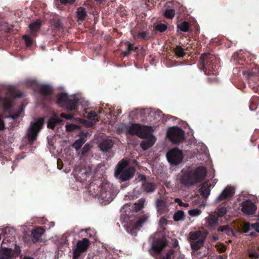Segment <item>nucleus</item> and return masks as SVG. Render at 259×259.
Instances as JSON below:
<instances>
[{"label":"nucleus","mask_w":259,"mask_h":259,"mask_svg":"<svg viewBox=\"0 0 259 259\" xmlns=\"http://www.w3.org/2000/svg\"><path fill=\"white\" fill-rule=\"evenodd\" d=\"M206 175V168L204 166H199L189 172L184 173L181 179V183L185 186H192L202 181Z\"/></svg>","instance_id":"nucleus-1"},{"label":"nucleus","mask_w":259,"mask_h":259,"mask_svg":"<svg viewBox=\"0 0 259 259\" xmlns=\"http://www.w3.org/2000/svg\"><path fill=\"white\" fill-rule=\"evenodd\" d=\"M128 162L122 160L117 165L115 171V176L118 178L121 182H125L131 179L134 176L135 169L133 167H127Z\"/></svg>","instance_id":"nucleus-2"},{"label":"nucleus","mask_w":259,"mask_h":259,"mask_svg":"<svg viewBox=\"0 0 259 259\" xmlns=\"http://www.w3.org/2000/svg\"><path fill=\"white\" fill-rule=\"evenodd\" d=\"M151 126L141 125L139 124H132L131 125L123 124L120 130L126 135H136L139 137H144L149 133H146L147 131L150 132Z\"/></svg>","instance_id":"nucleus-3"},{"label":"nucleus","mask_w":259,"mask_h":259,"mask_svg":"<svg viewBox=\"0 0 259 259\" xmlns=\"http://www.w3.org/2000/svg\"><path fill=\"white\" fill-rule=\"evenodd\" d=\"M77 102V99L74 96H68L65 93H61L57 96V102L59 106L66 107L70 111L75 109Z\"/></svg>","instance_id":"nucleus-4"},{"label":"nucleus","mask_w":259,"mask_h":259,"mask_svg":"<svg viewBox=\"0 0 259 259\" xmlns=\"http://www.w3.org/2000/svg\"><path fill=\"white\" fill-rule=\"evenodd\" d=\"M44 123L42 118H38L31 122L27 131L26 137L28 140L32 143L35 141L38 133L40 131Z\"/></svg>","instance_id":"nucleus-5"},{"label":"nucleus","mask_w":259,"mask_h":259,"mask_svg":"<svg viewBox=\"0 0 259 259\" xmlns=\"http://www.w3.org/2000/svg\"><path fill=\"white\" fill-rule=\"evenodd\" d=\"M147 219L148 218L146 216H143L138 220H136L135 217L133 219L128 218L126 221L127 224L124 226L125 230L129 234L135 235L137 233V229L141 227L147 221Z\"/></svg>","instance_id":"nucleus-6"},{"label":"nucleus","mask_w":259,"mask_h":259,"mask_svg":"<svg viewBox=\"0 0 259 259\" xmlns=\"http://www.w3.org/2000/svg\"><path fill=\"white\" fill-rule=\"evenodd\" d=\"M167 137L172 143L178 144L184 140V131L178 126L172 127L168 130Z\"/></svg>","instance_id":"nucleus-7"},{"label":"nucleus","mask_w":259,"mask_h":259,"mask_svg":"<svg viewBox=\"0 0 259 259\" xmlns=\"http://www.w3.org/2000/svg\"><path fill=\"white\" fill-rule=\"evenodd\" d=\"M110 188L109 184H105L101 189L99 194L100 201L103 204L111 202L114 198V194L108 190Z\"/></svg>","instance_id":"nucleus-8"},{"label":"nucleus","mask_w":259,"mask_h":259,"mask_svg":"<svg viewBox=\"0 0 259 259\" xmlns=\"http://www.w3.org/2000/svg\"><path fill=\"white\" fill-rule=\"evenodd\" d=\"M166 158L170 164L177 165L182 161L183 154L181 150L177 148H174L167 152Z\"/></svg>","instance_id":"nucleus-9"},{"label":"nucleus","mask_w":259,"mask_h":259,"mask_svg":"<svg viewBox=\"0 0 259 259\" xmlns=\"http://www.w3.org/2000/svg\"><path fill=\"white\" fill-rule=\"evenodd\" d=\"M154 131L153 128L151 127H150V132H149V134H147L144 137H142V138H145L144 140H143L140 146L141 148L144 150H146L148 148L152 147L155 142L156 141V137L152 134ZM149 133V131H147L146 133Z\"/></svg>","instance_id":"nucleus-10"},{"label":"nucleus","mask_w":259,"mask_h":259,"mask_svg":"<svg viewBox=\"0 0 259 259\" xmlns=\"http://www.w3.org/2000/svg\"><path fill=\"white\" fill-rule=\"evenodd\" d=\"M20 253V249L16 251L11 249L1 247L0 249V259H15Z\"/></svg>","instance_id":"nucleus-11"},{"label":"nucleus","mask_w":259,"mask_h":259,"mask_svg":"<svg viewBox=\"0 0 259 259\" xmlns=\"http://www.w3.org/2000/svg\"><path fill=\"white\" fill-rule=\"evenodd\" d=\"M89 245V241L84 238L77 242L76 247L73 250V258L76 259L80 255V253L87 250Z\"/></svg>","instance_id":"nucleus-12"},{"label":"nucleus","mask_w":259,"mask_h":259,"mask_svg":"<svg viewBox=\"0 0 259 259\" xmlns=\"http://www.w3.org/2000/svg\"><path fill=\"white\" fill-rule=\"evenodd\" d=\"M242 211L247 215H252L255 213L257 207L250 200H247L241 204Z\"/></svg>","instance_id":"nucleus-13"},{"label":"nucleus","mask_w":259,"mask_h":259,"mask_svg":"<svg viewBox=\"0 0 259 259\" xmlns=\"http://www.w3.org/2000/svg\"><path fill=\"white\" fill-rule=\"evenodd\" d=\"M235 190L234 187L227 186L217 198L215 201L220 202L229 199L233 196Z\"/></svg>","instance_id":"nucleus-14"},{"label":"nucleus","mask_w":259,"mask_h":259,"mask_svg":"<svg viewBox=\"0 0 259 259\" xmlns=\"http://www.w3.org/2000/svg\"><path fill=\"white\" fill-rule=\"evenodd\" d=\"M145 202V200L144 199L142 198L138 201V203H136L133 204H125L123 206L121 209V211H122L124 209H125L126 211V209L128 208H129L130 209H132V210L133 211L137 212L143 207Z\"/></svg>","instance_id":"nucleus-15"},{"label":"nucleus","mask_w":259,"mask_h":259,"mask_svg":"<svg viewBox=\"0 0 259 259\" xmlns=\"http://www.w3.org/2000/svg\"><path fill=\"white\" fill-rule=\"evenodd\" d=\"M166 245L167 242L165 238H162L158 239L155 242L152 244V249L156 253H159Z\"/></svg>","instance_id":"nucleus-16"},{"label":"nucleus","mask_w":259,"mask_h":259,"mask_svg":"<svg viewBox=\"0 0 259 259\" xmlns=\"http://www.w3.org/2000/svg\"><path fill=\"white\" fill-rule=\"evenodd\" d=\"M33 84L37 86V90L44 96L50 94L52 91V88L48 84H37L35 81H34Z\"/></svg>","instance_id":"nucleus-17"},{"label":"nucleus","mask_w":259,"mask_h":259,"mask_svg":"<svg viewBox=\"0 0 259 259\" xmlns=\"http://www.w3.org/2000/svg\"><path fill=\"white\" fill-rule=\"evenodd\" d=\"M139 179H140L141 181H145L146 180V177L144 175H139ZM142 187L144 190L147 192H152L155 189V185L153 183H146L144 182V183H142Z\"/></svg>","instance_id":"nucleus-18"},{"label":"nucleus","mask_w":259,"mask_h":259,"mask_svg":"<svg viewBox=\"0 0 259 259\" xmlns=\"http://www.w3.org/2000/svg\"><path fill=\"white\" fill-rule=\"evenodd\" d=\"M61 120L58 119V115L53 112L52 116L48 119L47 126L49 128L53 129L57 124L61 122Z\"/></svg>","instance_id":"nucleus-19"},{"label":"nucleus","mask_w":259,"mask_h":259,"mask_svg":"<svg viewBox=\"0 0 259 259\" xmlns=\"http://www.w3.org/2000/svg\"><path fill=\"white\" fill-rule=\"evenodd\" d=\"M113 143L112 140L106 139L103 140L100 143L99 147L102 151H107L112 147Z\"/></svg>","instance_id":"nucleus-20"},{"label":"nucleus","mask_w":259,"mask_h":259,"mask_svg":"<svg viewBox=\"0 0 259 259\" xmlns=\"http://www.w3.org/2000/svg\"><path fill=\"white\" fill-rule=\"evenodd\" d=\"M207 226L209 227H214L218 224V218L213 214H209L208 217L205 218Z\"/></svg>","instance_id":"nucleus-21"},{"label":"nucleus","mask_w":259,"mask_h":259,"mask_svg":"<svg viewBox=\"0 0 259 259\" xmlns=\"http://www.w3.org/2000/svg\"><path fill=\"white\" fill-rule=\"evenodd\" d=\"M0 102L3 104L6 111L12 112V100L9 99H3L0 97Z\"/></svg>","instance_id":"nucleus-22"},{"label":"nucleus","mask_w":259,"mask_h":259,"mask_svg":"<svg viewBox=\"0 0 259 259\" xmlns=\"http://www.w3.org/2000/svg\"><path fill=\"white\" fill-rule=\"evenodd\" d=\"M44 230L41 228H37L34 230L31 234L32 241L34 242H36L42 235L44 234Z\"/></svg>","instance_id":"nucleus-23"},{"label":"nucleus","mask_w":259,"mask_h":259,"mask_svg":"<svg viewBox=\"0 0 259 259\" xmlns=\"http://www.w3.org/2000/svg\"><path fill=\"white\" fill-rule=\"evenodd\" d=\"M77 17L78 22L82 21L86 19L87 14L84 8L80 7L77 9Z\"/></svg>","instance_id":"nucleus-24"},{"label":"nucleus","mask_w":259,"mask_h":259,"mask_svg":"<svg viewBox=\"0 0 259 259\" xmlns=\"http://www.w3.org/2000/svg\"><path fill=\"white\" fill-rule=\"evenodd\" d=\"M156 204L157 208V211L160 213H162L163 211L166 209L167 205L163 200H157L156 201Z\"/></svg>","instance_id":"nucleus-25"},{"label":"nucleus","mask_w":259,"mask_h":259,"mask_svg":"<svg viewBox=\"0 0 259 259\" xmlns=\"http://www.w3.org/2000/svg\"><path fill=\"white\" fill-rule=\"evenodd\" d=\"M8 92L10 95L14 98L21 97L23 95V94L21 92L17 91L15 87L12 85L9 87Z\"/></svg>","instance_id":"nucleus-26"},{"label":"nucleus","mask_w":259,"mask_h":259,"mask_svg":"<svg viewBox=\"0 0 259 259\" xmlns=\"http://www.w3.org/2000/svg\"><path fill=\"white\" fill-rule=\"evenodd\" d=\"M41 26V22L40 20H37L34 23H31L29 25L30 32L32 34L35 33L40 28Z\"/></svg>","instance_id":"nucleus-27"},{"label":"nucleus","mask_w":259,"mask_h":259,"mask_svg":"<svg viewBox=\"0 0 259 259\" xmlns=\"http://www.w3.org/2000/svg\"><path fill=\"white\" fill-rule=\"evenodd\" d=\"M200 192L202 197L206 198L210 194V188L207 187L205 184H203L200 189Z\"/></svg>","instance_id":"nucleus-28"},{"label":"nucleus","mask_w":259,"mask_h":259,"mask_svg":"<svg viewBox=\"0 0 259 259\" xmlns=\"http://www.w3.org/2000/svg\"><path fill=\"white\" fill-rule=\"evenodd\" d=\"M211 55L209 53H205L202 54L200 57L203 69H205V65L207 63V60L211 58Z\"/></svg>","instance_id":"nucleus-29"},{"label":"nucleus","mask_w":259,"mask_h":259,"mask_svg":"<svg viewBox=\"0 0 259 259\" xmlns=\"http://www.w3.org/2000/svg\"><path fill=\"white\" fill-rule=\"evenodd\" d=\"M85 141L86 140L84 138H80L74 142V143L72 145V147L76 149V150L77 151L85 143Z\"/></svg>","instance_id":"nucleus-30"},{"label":"nucleus","mask_w":259,"mask_h":259,"mask_svg":"<svg viewBox=\"0 0 259 259\" xmlns=\"http://www.w3.org/2000/svg\"><path fill=\"white\" fill-rule=\"evenodd\" d=\"M184 213L182 210L178 211L174 214L173 216V219L175 221H180L184 220Z\"/></svg>","instance_id":"nucleus-31"},{"label":"nucleus","mask_w":259,"mask_h":259,"mask_svg":"<svg viewBox=\"0 0 259 259\" xmlns=\"http://www.w3.org/2000/svg\"><path fill=\"white\" fill-rule=\"evenodd\" d=\"M203 244V240H199L198 241L191 244V246L193 250L199 249Z\"/></svg>","instance_id":"nucleus-32"},{"label":"nucleus","mask_w":259,"mask_h":259,"mask_svg":"<svg viewBox=\"0 0 259 259\" xmlns=\"http://www.w3.org/2000/svg\"><path fill=\"white\" fill-rule=\"evenodd\" d=\"M201 212L202 211L198 208L193 209L188 211V214L192 217H197L199 215Z\"/></svg>","instance_id":"nucleus-33"},{"label":"nucleus","mask_w":259,"mask_h":259,"mask_svg":"<svg viewBox=\"0 0 259 259\" xmlns=\"http://www.w3.org/2000/svg\"><path fill=\"white\" fill-rule=\"evenodd\" d=\"M178 28L182 31L187 32L189 29V24L186 21L183 22L178 26Z\"/></svg>","instance_id":"nucleus-34"},{"label":"nucleus","mask_w":259,"mask_h":259,"mask_svg":"<svg viewBox=\"0 0 259 259\" xmlns=\"http://www.w3.org/2000/svg\"><path fill=\"white\" fill-rule=\"evenodd\" d=\"M23 108L22 107H21L19 111L18 112V113H17L16 114H13L9 116H6L5 118L6 119H12L14 120L16 119L17 118H18L21 115V114L23 112Z\"/></svg>","instance_id":"nucleus-35"},{"label":"nucleus","mask_w":259,"mask_h":259,"mask_svg":"<svg viewBox=\"0 0 259 259\" xmlns=\"http://www.w3.org/2000/svg\"><path fill=\"white\" fill-rule=\"evenodd\" d=\"M176 54L179 57H183L185 55L184 49L181 46H178L175 49Z\"/></svg>","instance_id":"nucleus-36"},{"label":"nucleus","mask_w":259,"mask_h":259,"mask_svg":"<svg viewBox=\"0 0 259 259\" xmlns=\"http://www.w3.org/2000/svg\"><path fill=\"white\" fill-rule=\"evenodd\" d=\"M155 29L156 30L162 32L166 30L167 26L165 24L159 23L155 25Z\"/></svg>","instance_id":"nucleus-37"},{"label":"nucleus","mask_w":259,"mask_h":259,"mask_svg":"<svg viewBox=\"0 0 259 259\" xmlns=\"http://www.w3.org/2000/svg\"><path fill=\"white\" fill-rule=\"evenodd\" d=\"M175 12L172 9H168L165 11L164 13L165 17L167 18L171 19L175 16Z\"/></svg>","instance_id":"nucleus-38"},{"label":"nucleus","mask_w":259,"mask_h":259,"mask_svg":"<svg viewBox=\"0 0 259 259\" xmlns=\"http://www.w3.org/2000/svg\"><path fill=\"white\" fill-rule=\"evenodd\" d=\"M202 235L200 231H196L192 233L190 235V239L192 240H196L198 239Z\"/></svg>","instance_id":"nucleus-39"},{"label":"nucleus","mask_w":259,"mask_h":259,"mask_svg":"<svg viewBox=\"0 0 259 259\" xmlns=\"http://www.w3.org/2000/svg\"><path fill=\"white\" fill-rule=\"evenodd\" d=\"M174 251L173 249L169 250L166 253L165 256L163 257L162 259H172L174 258Z\"/></svg>","instance_id":"nucleus-40"},{"label":"nucleus","mask_w":259,"mask_h":259,"mask_svg":"<svg viewBox=\"0 0 259 259\" xmlns=\"http://www.w3.org/2000/svg\"><path fill=\"white\" fill-rule=\"evenodd\" d=\"M138 36L143 39H146L149 37L148 34L146 31L139 32L138 34Z\"/></svg>","instance_id":"nucleus-41"},{"label":"nucleus","mask_w":259,"mask_h":259,"mask_svg":"<svg viewBox=\"0 0 259 259\" xmlns=\"http://www.w3.org/2000/svg\"><path fill=\"white\" fill-rule=\"evenodd\" d=\"M227 212L226 209L225 207L220 208L217 212V217H221L226 214Z\"/></svg>","instance_id":"nucleus-42"},{"label":"nucleus","mask_w":259,"mask_h":259,"mask_svg":"<svg viewBox=\"0 0 259 259\" xmlns=\"http://www.w3.org/2000/svg\"><path fill=\"white\" fill-rule=\"evenodd\" d=\"M53 25L58 29L60 30L62 27V24L59 20L54 21Z\"/></svg>","instance_id":"nucleus-43"},{"label":"nucleus","mask_w":259,"mask_h":259,"mask_svg":"<svg viewBox=\"0 0 259 259\" xmlns=\"http://www.w3.org/2000/svg\"><path fill=\"white\" fill-rule=\"evenodd\" d=\"M78 127L77 125L73 124H67L66 125V130L68 131L75 130L78 128Z\"/></svg>","instance_id":"nucleus-44"},{"label":"nucleus","mask_w":259,"mask_h":259,"mask_svg":"<svg viewBox=\"0 0 259 259\" xmlns=\"http://www.w3.org/2000/svg\"><path fill=\"white\" fill-rule=\"evenodd\" d=\"M23 38L24 39V40L25 41L26 45L27 47L30 46L32 45V41L31 39L30 38H29L28 36L24 35L23 36Z\"/></svg>","instance_id":"nucleus-45"},{"label":"nucleus","mask_w":259,"mask_h":259,"mask_svg":"<svg viewBox=\"0 0 259 259\" xmlns=\"http://www.w3.org/2000/svg\"><path fill=\"white\" fill-rule=\"evenodd\" d=\"M175 201L178 203V204L181 206H183L185 207H187L189 206V204L187 203H183L181 201V200L179 198H176L175 199Z\"/></svg>","instance_id":"nucleus-46"},{"label":"nucleus","mask_w":259,"mask_h":259,"mask_svg":"<svg viewBox=\"0 0 259 259\" xmlns=\"http://www.w3.org/2000/svg\"><path fill=\"white\" fill-rule=\"evenodd\" d=\"M251 225L249 223H245L243 226V230L244 233H246L250 230Z\"/></svg>","instance_id":"nucleus-47"},{"label":"nucleus","mask_w":259,"mask_h":259,"mask_svg":"<svg viewBox=\"0 0 259 259\" xmlns=\"http://www.w3.org/2000/svg\"><path fill=\"white\" fill-rule=\"evenodd\" d=\"M167 224V219L165 217H163L159 221V224L160 226H163Z\"/></svg>","instance_id":"nucleus-48"},{"label":"nucleus","mask_w":259,"mask_h":259,"mask_svg":"<svg viewBox=\"0 0 259 259\" xmlns=\"http://www.w3.org/2000/svg\"><path fill=\"white\" fill-rule=\"evenodd\" d=\"M251 227L255 230L256 232L259 233V223L257 222L251 224Z\"/></svg>","instance_id":"nucleus-49"},{"label":"nucleus","mask_w":259,"mask_h":259,"mask_svg":"<svg viewBox=\"0 0 259 259\" xmlns=\"http://www.w3.org/2000/svg\"><path fill=\"white\" fill-rule=\"evenodd\" d=\"M60 116L62 117V118H65L66 119H71L73 118V115H66L64 113H61L60 114Z\"/></svg>","instance_id":"nucleus-50"},{"label":"nucleus","mask_w":259,"mask_h":259,"mask_svg":"<svg viewBox=\"0 0 259 259\" xmlns=\"http://www.w3.org/2000/svg\"><path fill=\"white\" fill-rule=\"evenodd\" d=\"M4 117L0 115V131L4 130V123L3 121Z\"/></svg>","instance_id":"nucleus-51"},{"label":"nucleus","mask_w":259,"mask_h":259,"mask_svg":"<svg viewBox=\"0 0 259 259\" xmlns=\"http://www.w3.org/2000/svg\"><path fill=\"white\" fill-rule=\"evenodd\" d=\"M175 257H176L175 259H184L185 256L179 252L178 254L175 255Z\"/></svg>","instance_id":"nucleus-52"},{"label":"nucleus","mask_w":259,"mask_h":259,"mask_svg":"<svg viewBox=\"0 0 259 259\" xmlns=\"http://www.w3.org/2000/svg\"><path fill=\"white\" fill-rule=\"evenodd\" d=\"M75 0H60L62 4H70L75 2Z\"/></svg>","instance_id":"nucleus-53"},{"label":"nucleus","mask_w":259,"mask_h":259,"mask_svg":"<svg viewBox=\"0 0 259 259\" xmlns=\"http://www.w3.org/2000/svg\"><path fill=\"white\" fill-rule=\"evenodd\" d=\"M227 229H228V226L226 225V226H223L219 227L218 229V231L223 232L225 230H227Z\"/></svg>","instance_id":"nucleus-54"},{"label":"nucleus","mask_w":259,"mask_h":259,"mask_svg":"<svg viewBox=\"0 0 259 259\" xmlns=\"http://www.w3.org/2000/svg\"><path fill=\"white\" fill-rule=\"evenodd\" d=\"M173 242H172V246L173 247H177V246H178V244H179V242H178V241L175 239L173 240Z\"/></svg>","instance_id":"nucleus-55"},{"label":"nucleus","mask_w":259,"mask_h":259,"mask_svg":"<svg viewBox=\"0 0 259 259\" xmlns=\"http://www.w3.org/2000/svg\"><path fill=\"white\" fill-rule=\"evenodd\" d=\"M127 48H128V52H130L131 50L134 49L133 45L132 44L129 43L127 45Z\"/></svg>","instance_id":"nucleus-56"},{"label":"nucleus","mask_w":259,"mask_h":259,"mask_svg":"<svg viewBox=\"0 0 259 259\" xmlns=\"http://www.w3.org/2000/svg\"><path fill=\"white\" fill-rule=\"evenodd\" d=\"M212 240L215 241L218 240L219 237L217 235H213L212 237Z\"/></svg>","instance_id":"nucleus-57"},{"label":"nucleus","mask_w":259,"mask_h":259,"mask_svg":"<svg viewBox=\"0 0 259 259\" xmlns=\"http://www.w3.org/2000/svg\"><path fill=\"white\" fill-rule=\"evenodd\" d=\"M2 30L10 31V28L7 27V24H6V26L2 28Z\"/></svg>","instance_id":"nucleus-58"},{"label":"nucleus","mask_w":259,"mask_h":259,"mask_svg":"<svg viewBox=\"0 0 259 259\" xmlns=\"http://www.w3.org/2000/svg\"><path fill=\"white\" fill-rule=\"evenodd\" d=\"M255 233H254V232H251L250 233V234H249V235L251 237H254L255 236Z\"/></svg>","instance_id":"nucleus-59"},{"label":"nucleus","mask_w":259,"mask_h":259,"mask_svg":"<svg viewBox=\"0 0 259 259\" xmlns=\"http://www.w3.org/2000/svg\"><path fill=\"white\" fill-rule=\"evenodd\" d=\"M129 52H128V48H127V50L123 52V54L124 56H126Z\"/></svg>","instance_id":"nucleus-60"},{"label":"nucleus","mask_w":259,"mask_h":259,"mask_svg":"<svg viewBox=\"0 0 259 259\" xmlns=\"http://www.w3.org/2000/svg\"><path fill=\"white\" fill-rule=\"evenodd\" d=\"M23 259H33V258H32V257H28V256H25Z\"/></svg>","instance_id":"nucleus-61"},{"label":"nucleus","mask_w":259,"mask_h":259,"mask_svg":"<svg viewBox=\"0 0 259 259\" xmlns=\"http://www.w3.org/2000/svg\"><path fill=\"white\" fill-rule=\"evenodd\" d=\"M89 145H88V144H86V145L84 146V147L83 149H86V148H87V147H88V149H89Z\"/></svg>","instance_id":"nucleus-62"},{"label":"nucleus","mask_w":259,"mask_h":259,"mask_svg":"<svg viewBox=\"0 0 259 259\" xmlns=\"http://www.w3.org/2000/svg\"><path fill=\"white\" fill-rule=\"evenodd\" d=\"M97 2H100V3H101L104 0H95Z\"/></svg>","instance_id":"nucleus-63"},{"label":"nucleus","mask_w":259,"mask_h":259,"mask_svg":"<svg viewBox=\"0 0 259 259\" xmlns=\"http://www.w3.org/2000/svg\"><path fill=\"white\" fill-rule=\"evenodd\" d=\"M89 135V134L88 133H86L85 136V137H87Z\"/></svg>","instance_id":"nucleus-64"}]
</instances>
